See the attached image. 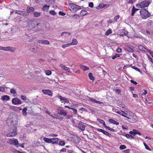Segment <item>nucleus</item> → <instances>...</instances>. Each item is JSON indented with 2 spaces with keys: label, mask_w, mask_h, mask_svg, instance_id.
<instances>
[{
  "label": "nucleus",
  "mask_w": 153,
  "mask_h": 153,
  "mask_svg": "<svg viewBox=\"0 0 153 153\" xmlns=\"http://www.w3.org/2000/svg\"><path fill=\"white\" fill-rule=\"evenodd\" d=\"M140 14L143 19H146L150 16V14L146 9H142L140 11Z\"/></svg>",
  "instance_id": "1"
},
{
  "label": "nucleus",
  "mask_w": 153,
  "mask_h": 153,
  "mask_svg": "<svg viewBox=\"0 0 153 153\" xmlns=\"http://www.w3.org/2000/svg\"><path fill=\"white\" fill-rule=\"evenodd\" d=\"M39 23H37L34 20H30L29 22V27L32 30L34 31L38 29L36 28L37 26L39 25Z\"/></svg>",
  "instance_id": "2"
},
{
  "label": "nucleus",
  "mask_w": 153,
  "mask_h": 153,
  "mask_svg": "<svg viewBox=\"0 0 153 153\" xmlns=\"http://www.w3.org/2000/svg\"><path fill=\"white\" fill-rule=\"evenodd\" d=\"M150 3L149 1L145 0L137 4L136 6L137 7L139 8H144L148 7Z\"/></svg>",
  "instance_id": "3"
},
{
  "label": "nucleus",
  "mask_w": 153,
  "mask_h": 153,
  "mask_svg": "<svg viewBox=\"0 0 153 153\" xmlns=\"http://www.w3.org/2000/svg\"><path fill=\"white\" fill-rule=\"evenodd\" d=\"M81 8L80 7L75 4H70V7L69 9L71 11L74 12H75L79 10Z\"/></svg>",
  "instance_id": "4"
},
{
  "label": "nucleus",
  "mask_w": 153,
  "mask_h": 153,
  "mask_svg": "<svg viewBox=\"0 0 153 153\" xmlns=\"http://www.w3.org/2000/svg\"><path fill=\"white\" fill-rule=\"evenodd\" d=\"M129 117L127 118L130 120V121L133 123L136 122L138 120V118L137 116L134 114L130 115Z\"/></svg>",
  "instance_id": "5"
},
{
  "label": "nucleus",
  "mask_w": 153,
  "mask_h": 153,
  "mask_svg": "<svg viewBox=\"0 0 153 153\" xmlns=\"http://www.w3.org/2000/svg\"><path fill=\"white\" fill-rule=\"evenodd\" d=\"M13 129L12 131H11L10 132L7 133L6 134V136L7 137H14L17 134V132L16 131V128Z\"/></svg>",
  "instance_id": "6"
},
{
  "label": "nucleus",
  "mask_w": 153,
  "mask_h": 153,
  "mask_svg": "<svg viewBox=\"0 0 153 153\" xmlns=\"http://www.w3.org/2000/svg\"><path fill=\"white\" fill-rule=\"evenodd\" d=\"M8 143L10 144L16 146L17 147L18 146L17 145H18L19 143L18 140L17 139H10L8 141Z\"/></svg>",
  "instance_id": "7"
},
{
  "label": "nucleus",
  "mask_w": 153,
  "mask_h": 153,
  "mask_svg": "<svg viewBox=\"0 0 153 153\" xmlns=\"http://www.w3.org/2000/svg\"><path fill=\"white\" fill-rule=\"evenodd\" d=\"M12 103L14 105H19L21 104L22 103V101L16 98H13L12 100Z\"/></svg>",
  "instance_id": "8"
},
{
  "label": "nucleus",
  "mask_w": 153,
  "mask_h": 153,
  "mask_svg": "<svg viewBox=\"0 0 153 153\" xmlns=\"http://www.w3.org/2000/svg\"><path fill=\"white\" fill-rule=\"evenodd\" d=\"M15 13L19 15H22L24 16H26L28 15V14L25 11L20 10H16V11Z\"/></svg>",
  "instance_id": "9"
},
{
  "label": "nucleus",
  "mask_w": 153,
  "mask_h": 153,
  "mask_svg": "<svg viewBox=\"0 0 153 153\" xmlns=\"http://www.w3.org/2000/svg\"><path fill=\"white\" fill-rule=\"evenodd\" d=\"M59 99L60 101L62 103L65 102L67 103H69V101L65 98L61 96L58 94L56 96Z\"/></svg>",
  "instance_id": "10"
},
{
  "label": "nucleus",
  "mask_w": 153,
  "mask_h": 153,
  "mask_svg": "<svg viewBox=\"0 0 153 153\" xmlns=\"http://www.w3.org/2000/svg\"><path fill=\"white\" fill-rule=\"evenodd\" d=\"M85 125V124L84 123L80 121L79 124L78 128L81 130L83 131L85 130V127L86 126Z\"/></svg>",
  "instance_id": "11"
},
{
  "label": "nucleus",
  "mask_w": 153,
  "mask_h": 153,
  "mask_svg": "<svg viewBox=\"0 0 153 153\" xmlns=\"http://www.w3.org/2000/svg\"><path fill=\"white\" fill-rule=\"evenodd\" d=\"M42 91L44 94L48 95L50 96H51L53 94L52 92L49 90H43Z\"/></svg>",
  "instance_id": "12"
},
{
  "label": "nucleus",
  "mask_w": 153,
  "mask_h": 153,
  "mask_svg": "<svg viewBox=\"0 0 153 153\" xmlns=\"http://www.w3.org/2000/svg\"><path fill=\"white\" fill-rule=\"evenodd\" d=\"M37 42L40 44L45 45H49L50 44L49 41L47 40H39L37 41Z\"/></svg>",
  "instance_id": "13"
},
{
  "label": "nucleus",
  "mask_w": 153,
  "mask_h": 153,
  "mask_svg": "<svg viewBox=\"0 0 153 153\" xmlns=\"http://www.w3.org/2000/svg\"><path fill=\"white\" fill-rule=\"evenodd\" d=\"M4 49H5V51H10L12 52H14L16 50L15 48L10 47H6L5 48H4Z\"/></svg>",
  "instance_id": "14"
},
{
  "label": "nucleus",
  "mask_w": 153,
  "mask_h": 153,
  "mask_svg": "<svg viewBox=\"0 0 153 153\" xmlns=\"http://www.w3.org/2000/svg\"><path fill=\"white\" fill-rule=\"evenodd\" d=\"M126 50L128 51L131 52H133L134 51V48L131 45H129L126 48Z\"/></svg>",
  "instance_id": "15"
},
{
  "label": "nucleus",
  "mask_w": 153,
  "mask_h": 153,
  "mask_svg": "<svg viewBox=\"0 0 153 153\" xmlns=\"http://www.w3.org/2000/svg\"><path fill=\"white\" fill-rule=\"evenodd\" d=\"M27 11L28 13L33 12L34 10V9L33 7L28 6L27 8Z\"/></svg>",
  "instance_id": "16"
},
{
  "label": "nucleus",
  "mask_w": 153,
  "mask_h": 153,
  "mask_svg": "<svg viewBox=\"0 0 153 153\" xmlns=\"http://www.w3.org/2000/svg\"><path fill=\"white\" fill-rule=\"evenodd\" d=\"M89 100L93 102H95L100 104H103V102L100 101H97L95 99L90 97L89 98Z\"/></svg>",
  "instance_id": "17"
},
{
  "label": "nucleus",
  "mask_w": 153,
  "mask_h": 153,
  "mask_svg": "<svg viewBox=\"0 0 153 153\" xmlns=\"http://www.w3.org/2000/svg\"><path fill=\"white\" fill-rule=\"evenodd\" d=\"M105 7H108V5L107 4H100L97 7V8L98 9H101L104 8Z\"/></svg>",
  "instance_id": "18"
},
{
  "label": "nucleus",
  "mask_w": 153,
  "mask_h": 153,
  "mask_svg": "<svg viewBox=\"0 0 153 153\" xmlns=\"http://www.w3.org/2000/svg\"><path fill=\"white\" fill-rule=\"evenodd\" d=\"M130 133L132 134H138L139 135H141L139 131H138L136 130L135 129H133V131H130L129 132Z\"/></svg>",
  "instance_id": "19"
},
{
  "label": "nucleus",
  "mask_w": 153,
  "mask_h": 153,
  "mask_svg": "<svg viewBox=\"0 0 153 153\" xmlns=\"http://www.w3.org/2000/svg\"><path fill=\"white\" fill-rule=\"evenodd\" d=\"M60 68H62L63 69H64L66 71H67L68 72H70V69L68 68L65 66L63 64H60Z\"/></svg>",
  "instance_id": "20"
},
{
  "label": "nucleus",
  "mask_w": 153,
  "mask_h": 153,
  "mask_svg": "<svg viewBox=\"0 0 153 153\" xmlns=\"http://www.w3.org/2000/svg\"><path fill=\"white\" fill-rule=\"evenodd\" d=\"M97 130L98 131L102 132L105 135L108 136L109 135V133L103 129L100 128H98Z\"/></svg>",
  "instance_id": "21"
},
{
  "label": "nucleus",
  "mask_w": 153,
  "mask_h": 153,
  "mask_svg": "<svg viewBox=\"0 0 153 153\" xmlns=\"http://www.w3.org/2000/svg\"><path fill=\"white\" fill-rule=\"evenodd\" d=\"M138 48L142 52H145L146 51H147V50H148V49L145 48L142 45L139 46H138Z\"/></svg>",
  "instance_id": "22"
},
{
  "label": "nucleus",
  "mask_w": 153,
  "mask_h": 153,
  "mask_svg": "<svg viewBox=\"0 0 153 153\" xmlns=\"http://www.w3.org/2000/svg\"><path fill=\"white\" fill-rule=\"evenodd\" d=\"M52 140V142L51 143L53 144H57L58 143L59 141V140L58 138H54L51 139Z\"/></svg>",
  "instance_id": "23"
},
{
  "label": "nucleus",
  "mask_w": 153,
  "mask_h": 153,
  "mask_svg": "<svg viewBox=\"0 0 153 153\" xmlns=\"http://www.w3.org/2000/svg\"><path fill=\"white\" fill-rule=\"evenodd\" d=\"M109 121L111 123L115 124L117 125H118L119 124V123L118 122L111 119H110L109 120Z\"/></svg>",
  "instance_id": "24"
},
{
  "label": "nucleus",
  "mask_w": 153,
  "mask_h": 153,
  "mask_svg": "<svg viewBox=\"0 0 153 153\" xmlns=\"http://www.w3.org/2000/svg\"><path fill=\"white\" fill-rule=\"evenodd\" d=\"M10 97L8 95H5L1 97V99L3 100L7 101L9 100Z\"/></svg>",
  "instance_id": "25"
},
{
  "label": "nucleus",
  "mask_w": 153,
  "mask_h": 153,
  "mask_svg": "<svg viewBox=\"0 0 153 153\" xmlns=\"http://www.w3.org/2000/svg\"><path fill=\"white\" fill-rule=\"evenodd\" d=\"M80 68L83 71H86L89 69V68L88 67L84 65H80Z\"/></svg>",
  "instance_id": "26"
},
{
  "label": "nucleus",
  "mask_w": 153,
  "mask_h": 153,
  "mask_svg": "<svg viewBox=\"0 0 153 153\" xmlns=\"http://www.w3.org/2000/svg\"><path fill=\"white\" fill-rule=\"evenodd\" d=\"M78 42L76 39H72V42L71 43H70L71 45H77Z\"/></svg>",
  "instance_id": "27"
},
{
  "label": "nucleus",
  "mask_w": 153,
  "mask_h": 153,
  "mask_svg": "<svg viewBox=\"0 0 153 153\" xmlns=\"http://www.w3.org/2000/svg\"><path fill=\"white\" fill-rule=\"evenodd\" d=\"M139 9L137 8H136L134 6H133L132 8V12L131 15L132 16H133L134 15V14L135 12L137 10H138Z\"/></svg>",
  "instance_id": "28"
},
{
  "label": "nucleus",
  "mask_w": 153,
  "mask_h": 153,
  "mask_svg": "<svg viewBox=\"0 0 153 153\" xmlns=\"http://www.w3.org/2000/svg\"><path fill=\"white\" fill-rule=\"evenodd\" d=\"M71 33L70 32H63L61 34V36H67L68 35H71Z\"/></svg>",
  "instance_id": "29"
},
{
  "label": "nucleus",
  "mask_w": 153,
  "mask_h": 153,
  "mask_svg": "<svg viewBox=\"0 0 153 153\" xmlns=\"http://www.w3.org/2000/svg\"><path fill=\"white\" fill-rule=\"evenodd\" d=\"M43 140L47 143H51L52 140L51 139H49L46 137H44L43 139Z\"/></svg>",
  "instance_id": "30"
},
{
  "label": "nucleus",
  "mask_w": 153,
  "mask_h": 153,
  "mask_svg": "<svg viewBox=\"0 0 153 153\" xmlns=\"http://www.w3.org/2000/svg\"><path fill=\"white\" fill-rule=\"evenodd\" d=\"M112 110L114 112H115L120 115H121L122 111V110H119L115 108H113Z\"/></svg>",
  "instance_id": "31"
},
{
  "label": "nucleus",
  "mask_w": 153,
  "mask_h": 153,
  "mask_svg": "<svg viewBox=\"0 0 153 153\" xmlns=\"http://www.w3.org/2000/svg\"><path fill=\"white\" fill-rule=\"evenodd\" d=\"M41 15V13L39 12H35L33 13V16L35 17H38Z\"/></svg>",
  "instance_id": "32"
},
{
  "label": "nucleus",
  "mask_w": 153,
  "mask_h": 153,
  "mask_svg": "<svg viewBox=\"0 0 153 153\" xmlns=\"http://www.w3.org/2000/svg\"><path fill=\"white\" fill-rule=\"evenodd\" d=\"M49 7L50 6H49L45 5L43 6L42 9L44 11H47L49 10Z\"/></svg>",
  "instance_id": "33"
},
{
  "label": "nucleus",
  "mask_w": 153,
  "mask_h": 153,
  "mask_svg": "<svg viewBox=\"0 0 153 153\" xmlns=\"http://www.w3.org/2000/svg\"><path fill=\"white\" fill-rule=\"evenodd\" d=\"M10 93L11 94H13L15 96L16 95V92L15 89L14 88H12L10 90Z\"/></svg>",
  "instance_id": "34"
},
{
  "label": "nucleus",
  "mask_w": 153,
  "mask_h": 153,
  "mask_svg": "<svg viewBox=\"0 0 153 153\" xmlns=\"http://www.w3.org/2000/svg\"><path fill=\"white\" fill-rule=\"evenodd\" d=\"M60 114L61 115L65 116H66L67 114V112L63 110H61L60 111Z\"/></svg>",
  "instance_id": "35"
},
{
  "label": "nucleus",
  "mask_w": 153,
  "mask_h": 153,
  "mask_svg": "<svg viewBox=\"0 0 153 153\" xmlns=\"http://www.w3.org/2000/svg\"><path fill=\"white\" fill-rule=\"evenodd\" d=\"M27 110V108L26 107L24 108L22 110V114L24 116H26L27 114L26 111Z\"/></svg>",
  "instance_id": "36"
},
{
  "label": "nucleus",
  "mask_w": 153,
  "mask_h": 153,
  "mask_svg": "<svg viewBox=\"0 0 153 153\" xmlns=\"http://www.w3.org/2000/svg\"><path fill=\"white\" fill-rule=\"evenodd\" d=\"M98 121L101 123L103 124V126L105 127V126L106 125H105V123L103 120H102L100 119H98Z\"/></svg>",
  "instance_id": "37"
},
{
  "label": "nucleus",
  "mask_w": 153,
  "mask_h": 153,
  "mask_svg": "<svg viewBox=\"0 0 153 153\" xmlns=\"http://www.w3.org/2000/svg\"><path fill=\"white\" fill-rule=\"evenodd\" d=\"M112 33V31L111 29H109L107 30L105 33V35L107 36L109 35L110 34Z\"/></svg>",
  "instance_id": "38"
},
{
  "label": "nucleus",
  "mask_w": 153,
  "mask_h": 153,
  "mask_svg": "<svg viewBox=\"0 0 153 153\" xmlns=\"http://www.w3.org/2000/svg\"><path fill=\"white\" fill-rule=\"evenodd\" d=\"M88 12L85 10H82L81 11V14L82 16H84L87 15Z\"/></svg>",
  "instance_id": "39"
},
{
  "label": "nucleus",
  "mask_w": 153,
  "mask_h": 153,
  "mask_svg": "<svg viewBox=\"0 0 153 153\" xmlns=\"http://www.w3.org/2000/svg\"><path fill=\"white\" fill-rule=\"evenodd\" d=\"M128 114H127L126 113H125V112H124V111H122V112H121V114L120 115H122V116H123L124 117H125L127 118V117H128L126 116H128Z\"/></svg>",
  "instance_id": "40"
},
{
  "label": "nucleus",
  "mask_w": 153,
  "mask_h": 153,
  "mask_svg": "<svg viewBox=\"0 0 153 153\" xmlns=\"http://www.w3.org/2000/svg\"><path fill=\"white\" fill-rule=\"evenodd\" d=\"M45 73L46 75L47 76H49L51 74V71L49 70H47L45 71Z\"/></svg>",
  "instance_id": "41"
},
{
  "label": "nucleus",
  "mask_w": 153,
  "mask_h": 153,
  "mask_svg": "<svg viewBox=\"0 0 153 153\" xmlns=\"http://www.w3.org/2000/svg\"><path fill=\"white\" fill-rule=\"evenodd\" d=\"M122 32L123 33H123L120 34V35L121 36H123V35H126L128 33V32L127 31H126L125 30H122Z\"/></svg>",
  "instance_id": "42"
},
{
  "label": "nucleus",
  "mask_w": 153,
  "mask_h": 153,
  "mask_svg": "<svg viewBox=\"0 0 153 153\" xmlns=\"http://www.w3.org/2000/svg\"><path fill=\"white\" fill-rule=\"evenodd\" d=\"M70 46H71V45L70 44V43H69L63 45L62 46V48H65L66 47H68Z\"/></svg>",
  "instance_id": "43"
},
{
  "label": "nucleus",
  "mask_w": 153,
  "mask_h": 153,
  "mask_svg": "<svg viewBox=\"0 0 153 153\" xmlns=\"http://www.w3.org/2000/svg\"><path fill=\"white\" fill-rule=\"evenodd\" d=\"M143 144L145 147V148L148 150H149V151H151V149L149 148V147L145 143H143Z\"/></svg>",
  "instance_id": "44"
},
{
  "label": "nucleus",
  "mask_w": 153,
  "mask_h": 153,
  "mask_svg": "<svg viewBox=\"0 0 153 153\" xmlns=\"http://www.w3.org/2000/svg\"><path fill=\"white\" fill-rule=\"evenodd\" d=\"M59 145L63 146H64L65 144V143L64 141H61L59 142Z\"/></svg>",
  "instance_id": "45"
},
{
  "label": "nucleus",
  "mask_w": 153,
  "mask_h": 153,
  "mask_svg": "<svg viewBox=\"0 0 153 153\" xmlns=\"http://www.w3.org/2000/svg\"><path fill=\"white\" fill-rule=\"evenodd\" d=\"M153 24L152 22V20H149L148 21V22L147 24V25L149 26H152Z\"/></svg>",
  "instance_id": "46"
},
{
  "label": "nucleus",
  "mask_w": 153,
  "mask_h": 153,
  "mask_svg": "<svg viewBox=\"0 0 153 153\" xmlns=\"http://www.w3.org/2000/svg\"><path fill=\"white\" fill-rule=\"evenodd\" d=\"M21 99L24 101H25L27 100V98L25 95H22L21 97Z\"/></svg>",
  "instance_id": "47"
},
{
  "label": "nucleus",
  "mask_w": 153,
  "mask_h": 153,
  "mask_svg": "<svg viewBox=\"0 0 153 153\" xmlns=\"http://www.w3.org/2000/svg\"><path fill=\"white\" fill-rule=\"evenodd\" d=\"M49 13L50 14L53 15H56V13L53 10H51L50 11Z\"/></svg>",
  "instance_id": "48"
},
{
  "label": "nucleus",
  "mask_w": 153,
  "mask_h": 153,
  "mask_svg": "<svg viewBox=\"0 0 153 153\" xmlns=\"http://www.w3.org/2000/svg\"><path fill=\"white\" fill-rule=\"evenodd\" d=\"M105 128H106L108 129L109 130H110L111 131H113V132L114 131V129H113L109 127L108 126H105Z\"/></svg>",
  "instance_id": "49"
},
{
  "label": "nucleus",
  "mask_w": 153,
  "mask_h": 153,
  "mask_svg": "<svg viewBox=\"0 0 153 153\" xmlns=\"http://www.w3.org/2000/svg\"><path fill=\"white\" fill-rule=\"evenodd\" d=\"M114 90L117 94H120L121 92V90L119 89H114Z\"/></svg>",
  "instance_id": "50"
},
{
  "label": "nucleus",
  "mask_w": 153,
  "mask_h": 153,
  "mask_svg": "<svg viewBox=\"0 0 153 153\" xmlns=\"http://www.w3.org/2000/svg\"><path fill=\"white\" fill-rule=\"evenodd\" d=\"M131 67L134 69L136 71H138L139 72H140V70L135 66H132Z\"/></svg>",
  "instance_id": "51"
},
{
  "label": "nucleus",
  "mask_w": 153,
  "mask_h": 153,
  "mask_svg": "<svg viewBox=\"0 0 153 153\" xmlns=\"http://www.w3.org/2000/svg\"><path fill=\"white\" fill-rule=\"evenodd\" d=\"M80 16L79 15L76 14L74 15L73 16V18L74 19H76L77 18H79Z\"/></svg>",
  "instance_id": "52"
},
{
  "label": "nucleus",
  "mask_w": 153,
  "mask_h": 153,
  "mask_svg": "<svg viewBox=\"0 0 153 153\" xmlns=\"http://www.w3.org/2000/svg\"><path fill=\"white\" fill-rule=\"evenodd\" d=\"M120 148L121 150H123L126 148V146L124 145H122L120 146Z\"/></svg>",
  "instance_id": "53"
},
{
  "label": "nucleus",
  "mask_w": 153,
  "mask_h": 153,
  "mask_svg": "<svg viewBox=\"0 0 153 153\" xmlns=\"http://www.w3.org/2000/svg\"><path fill=\"white\" fill-rule=\"evenodd\" d=\"M59 15L62 16H64L65 15V13H63L62 12V11H59Z\"/></svg>",
  "instance_id": "54"
},
{
  "label": "nucleus",
  "mask_w": 153,
  "mask_h": 153,
  "mask_svg": "<svg viewBox=\"0 0 153 153\" xmlns=\"http://www.w3.org/2000/svg\"><path fill=\"white\" fill-rule=\"evenodd\" d=\"M119 17H120L119 16V15L116 16L114 18V20L115 21H117V20L119 19Z\"/></svg>",
  "instance_id": "55"
},
{
  "label": "nucleus",
  "mask_w": 153,
  "mask_h": 153,
  "mask_svg": "<svg viewBox=\"0 0 153 153\" xmlns=\"http://www.w3.org/2000/svg\"><path fill=\"white\" fill-rule=\"evenodd\" d=\"M147 55L148 56V57L149 60L152 62H153V60H152V59L150 57V56L148 54H147Z\"/></svg>",
  "instance_id": "56"
},
{
  "label": "nucleus",
  "mask_w": 153,
  "mask_h": 153,
  "mask_svg": "<svg viewBox=\"0 0 153 153\" xmlns=\"http://www.w3.org/2000/svg\"><path fill=\"white\" fill-rule=\"evenodd\" d=\"M147 51L149 53L152 57H153V52L151 51L150 50H147Z\"/></svg>",
  "instance_id": "57"
},
{
  "label": "nucleus",
  "mask_w": 153,
  "mask_h": 153,
  "mask_svg": "<svg viewBox=\"0 0 153 153\" xmlns=\"http://www.w3.org/2000/svg\"><path fill=\"white\" fill-rule=\"evenodd\" d=\"M89 6L91 8L93 7L94 6V4L93 2H90L89 4Z\"/></svg>",
  "instance_id": "58"
},
{
  "label": "nucleus",
  "mask_w": 153,
  "mask_h": 153,
  "mask_svg": "<svg viewBox=\"0 0 153 153\" xmlns=\"http://www.w3.org/2000/svg\"><path fill=\"white\" fill-rule=\"evenodd\" d=\"M126 137L128 138H129L130 137L132 138V137L130 134H126L125 135Z\"/></svg>",
  "instance_id": "59"
},
{
  "label": "nucleus",
  "mask_w": 153,
  "mask_h": 153,
  "mask_svg": "<svg viewBox=\"0 0 153 153\" xmlns=\"http://www.w3.org/2000/svg\"><path fill=\"white\" fill-rule=\"evenodd\" d=\"M49 136L51 137H57L58 136V135L57 134H50Z\"/></svg>",
  "instance_id": "60"
},
{
  "label": "nucleus",
  "mask_w": 153,
  "mask_h": 153,
  "mask_svg": "<svg viewBox=\"0 0 153 153\" xmlns=\"http://www.w3.org/2000/svg\"><path fill=\"white\" fill-rule=\"evenodd\" d=\"M5 91L4 88L1 87L0 86V91L4 92Z\"/></svg>",
  "instance_id": "61"
},
{
  "label": "nucleus",
  "mask_w": 153,
  "mask_h": 153,
  "mask_svg": "<svg viewBox=\"0 0 153 153\" xmlns=\"http://www.w3.org/2000/svg\"><path fill=\"white\" fill-rule=\"evenodd\" d=\"M117 51L118 53H121L122 52V50L120 48H118L117 49Z\"/></svg>",
  "instance_id": "62"
},
{
  "label": "nucleus",
  "mask_w": 153,
  "mask_h": 153,
  "mask_svg": "<svg viewBox=\"0 0 153 153\" xmlns=\"http://www.w3.org/2000/svg\"><path fill=\"white\" fill-rule=\"evenodd\" d=\"M71 109H72L73 110L74 112V113H75V114L77 113V110L76 109L72 108H71Z\"/></svg>",
  "instance_id": "63"
},
{
  "label": "nucleus",
  "mask_w": 153,
  "mask_h": 153,
  "mask_svg": "<svg viewBox=\"0 0 153 153\" xmlns=\"http://www.w3.org/2000/svg\"><path fill=\"white\" fill-rule=\"evenodd\" d=\"M30 50L32 52H36L35 49L33 48H31L30 49Z\"/></svg>",
  "instance_id": "64"
}]
</instances>
